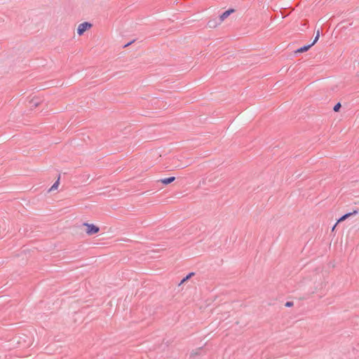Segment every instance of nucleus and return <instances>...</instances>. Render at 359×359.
I'll use <instances>...</instances> for the list:
<instances>
[{"label":"nucleus","mask_w":359,"mask_h":359,"mask_svg":"<svg viewBox=\"0 0 359 359\" xmlns=\"http://www.w3.org/2000/svg\"><path fill=\"white\" fill-rule=\"evenodd\" d=\"M83 226L86 227V233L90 236L99 232L100 228L93 224L84 223Z\"/></svg>","instance_id":"obj_1"},{"label":"nucleus","mask_w":359,"mask_h":359,"mask_svg":"<svg viewBox=\"0 0 359 359\" xmlns=\"http://www.w3.org/2000/svg\"><path fill=\"white\" fill-rule=\"evenodd\" d=\"M92 27V24L88 22H84L79 25L77 28V34L79 36L83 34V33L88 29Z\"/></svg>","instance_id":"obj_2"},{"label":"nucleus","mask_w":359,"mask_h":359,"mask_svg":"<svg viewBox=\"0 0 359 359\" xmlns=\"http://www.w3.org/2000/svg\"><path fill=\"white\" fill-rule=\"evenodd\" d=\"M221 24V22L219 21V19H217V18H213V19H210L208 23H207V25L210 27V28H215L216 27H217L219 25Z\"/></svg>","instance_id":"obj_3"},{"label":"nucleus","mask_w":359,"mask_h":359,"mask_svg":"<svg viewBox=\"0 0 359 359\" xmlns=\"http://www.w3.org/2000/svg\"><path fill=\"white\" fill-rule=\"evenodd\" d=\"M233 12L234 9H229L224 11L222 15H220L219 17V20L221 22V23Z\"/></svg>","instance_id":"obj_4"},{"label":"nucleus","mask_w":359,"mask_h":359,"mask_svg":"<svg viewBox=\"0 0 359 359\" xmlns=\"http://www.w3.org/2000/svg\"><path fill=\"white\" fill-rule=\"evenodd\" d=\"M358 210H353V212H348V213H346L344 215H343L342 217H341L338 220H337V223L339 222H341L342 221H344L346 219H347L348 217L352 216V215H355L358 214Z\"/></svg>","instance_id":"obj_5"},{"label":"nucleus","mask_w":359,"mask_h":359,"mask_svg":"<svg viewBox=\"0 0 359 359\" xmlns=\"http://www.w3.org/2000/svg\"><path fill=\"white\" fill-rule=\"evenodd\" d=\"M175 180V177H168V178L161 179V180H159V182H161L163 184H168L174 182Z\"/></svg>","instance_id":"obj_6"},{"label":"nucleus","mask_w":359,"mask_h":359,"mask_svg":"<svg viewBox=\"0 0 359 359\" xmlns=\"http://www.w3.org/2000/svg\"><path fill=\"white\" fill-rule=\"evenodd\" d=\"M311 46H313V44L311 43L309 45H307V46H302L301 48H299V49H297L296 50V53H304V52H306L307 51Z\"/></svg>","instance_id":"obj_7"},{"label":"nucleus","mask_w":359,"mask_h":359,"mask_svg":"<svg viewBox=\"0 0 359 359\" xmlns=\"http://www.w3.org/2000/svg\"><path fill=\"white\" fill-rule=\"evenodd\" d=\"M59 184H60V176L58 177L57 181L50 188L49 191L57 189L59 186Z\"/></svg>","instance_id":"obj_8"},{"label":"nucleus","mask_w":359,"mask_h":359,"mask_svg":"<svg viewBox=\"0 0 359 359\" xmlns=\"http://www.w3.org/2000/svg\"><path fill=\"white\" fill-rule=\"evenodd\" d=\"M194 273L193 272H191V273H189V274H188L185 278H184L181 280V282H180V285H181V284L184 283V282H186V281H187V280H189V279L192 276H194Z\"/></svg>","instance_id":"obj_9"},{"label":"nucleus","mask_w":359,"mask_h":359,"mask_svg":"<svg viewBox=\"0 0 359 359\" xmlns=\"http://www.w3.org/2000/svg\"><path fill=\"white\" fill-rule=\"evenodd\" d=\"M319 36H320V30H318L316 32V37H315L313 41L311 43L313 44V46L318 41Z\"/></svg>","instance_id":"obj_10"},{"label":"nucleus","mask_w":359,"mask_h":359,"mask_svg":"<svg viewBox=\"0 0 359 359\" xmlns=\"http://www.w3.org/2000/svg\"><path fill=\"white\" fill-rule=\"evenodd\" d=\"M31 102L34 107H38L41 103L40 101H36L34 99H32Z\"/></svg>","instance_id":"obj_11"},{"label":"nucleus","mask_w":359,"mask_h":359,"mask_svg":"<svg viewBox=\"0 0 359 359\" xmlns=\"http://www.w3.org/2000/svg\"><path fill=\"white\" fill-rule=\"evenodd\" d=\"M341 107V104L339 102H338L337 104H335V106L333 108V110L334 111H338L339 110Z\"/></svg>","instance_id":"obj_12"},{"label":"nucleus","mask_w":359,"mask_h":359,"mask_svg":"<svg viewBox=\"0 0 359 359\" xmlns=\"http://www.w3.org/2000/svg\"><path fill=\"white\" fill-rule=\"evenodd\" d=\"M293 304H293V302H287L285 303V306H286V307H291V306H293Z\"/></svg>","instance_id":"obj_13"},{"label":"nucleus","mask_w":359,"mask_h":359,"mask_svg":"<svg viewBox=\"0 0 359 359\" xmlns=\"http://www.w3.org/2000/svg\"><path fill=\"white\" fill-rule=\"evenodd\" d=\"M337 224H338V223L337 222V223L334 224V226L332 227V231H334V229H335V227H336V226H337Z\"/></svg>","instance_id":"obj_14"}]
</instances>
